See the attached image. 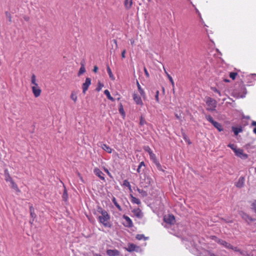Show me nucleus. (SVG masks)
I'll use <instances>...</instances> for the list:
<instances>
[{"label":"nucleus","instance_id":"1","mask_svg":"<svg viewBox=\"0 0 256 256\" xmlns=\"http://www.w3.org/2000/svg\"><path fill=\"white\" fill-rule=\"evenodd\" d=\"M98 212L101 214V216L98 217L99 222L105 227L110 228V216L108 212L102 208H98Z\"/></svg>","mask_w":256,"mask_h":256},{"label":"nucleus","instance_id":"2","mask_svg":"<svg viewBox=\"0 0 256 256\" xmlns=\"http://www.w3.org/2000/svg\"><path fill=\"white\" fill-rule=\"evenodd\" d=\"M205 102L207 106V110L210 112H213L216 110V108L217 105V102L214 99L210 97H206L205 99Z\"/></svg>","mask_w":256,"mask_h":256},{"label":"nucleus","instance_id":"3","mask_svg":"<svg viewBox=\"0 0 256 256\" xmlns=\"http://www.w3.org/2000/svg\"><path fill=\"white\" fill-rule=\"evenodd\" d=\"M164 220L166 223L170 224H174L176 222L175 218L172 214L165 216Z\"/></svg>","mask_w":256,"mask_h":256},{"label":"nucleus","instance_id":"4","mask_svg":"<svg viewBox=\"0 0 256 256\" xmlns=\"http://www.w3.org/2000/svg\"><path fill=\"white\" fill-rule=\"evenodd\" d=\"M32 90L34 96L36 98H38L40 96L42 92V90L38 85L32 86Z\"/></svg>","mask_w":256,"mask_h":256},{"label":"nucleus","instance_id":"5","mask_svg":"<svg viewBox=\"0 0 256 256\" xmlns=\"http://www.w3.org/2000/svg\"><path fill=\"white\" fill-rule=\"evenodd\" d=\"M234 154L237 156L241 158L242 159L245 160L248 157V154L244 153L243 150L240 148H238L236 150Z\"/></svg>","mask_w":256,"mask_h":256},{"label":"nucleus","instance_id":"6","mask_svg":"<svg viewBox=\"0 0 256 256\" xmlns=\"http://www.w3.org/2000/svg\"><path fill=\"white\" fill-rule=\"evenodd\" d=\"M91 84V79L89 78H87L86 79L85 82L82 84V92L84 94H86V90H88L89 86Z\"/></svg>","mask_w":256,"mask_h":256},{"label":"nucleus","instance_id":"7","mask_svg":"<svg viewBox=\"0 0 256 256\" xmlns=\"http://www.w3.org/2000/svg\"><path fill=\"white\" fill-rule=\"evenodd\" d=\"M126 250L129 252H132L134 251L138 252V250L140 249V247L134 244H128V247L125 248Z\"/></svg>","mask_w":256,"mask_h":256},{"label":"nucleus","instance_id":"8","mask_svg":"<svg viewBox=\"0 0 256 256\" xmlns=\"http://www.w3.org/2000/svg\"><path fill=\"white\" fill-rule=\"evenodd\" d=\"M122 218L126 220V222L123 224L124 226L132 228L134 226L132 220L128 216L124 214L123 215Z\"/></svg>","mask_w":256,"mask_h":256},{"label":"nucleus","instance_id":"9","mask_svg":"<svg viewBox=\"0 0 256 256\" xmlns=\"http://www.w3.org/2000/svg\"><path fill=\"white\" fill-rule=\"evenodd\" d=\"M94 174L98 176L101 180L105 182V178L104 177V174L98 168H95L94 170Z\"/></svg>","mask_w":256,"mask_h":256},{"label":"nucleus","instance_id":"10","mask_svg":"<svg viewBox=\"0 0 256 256\" xmlns=\"http://www.w3.org/2000/svg\"><path fill=\"white\" fill-rule=\"evenodd\" d=\"M133 99L135 102L138 105L142 106L143 102L141 98L136 94L134 93L132 95Z\"/></svg>","mask_w":256,"mask_h":256},{"label":"nucleus","instance_id":"11","mask_svg":"<svg viewBox=\"0 0 256 256\" xmlns=\"http://www.w3.org/2000/svg\"><path fill=\"white\" fill-rule=\"evenodd\" d=\"M106 254L108 256H118L120 254V252L117 250L109 249L106 250Z\"/></svg>","mask_w":256,"mask_h":256},{"label":"nucleus","instance_id":"12","mask_svg":"<svg viewBox=\"0 0 256 256\" xmlns=\"http://www.w3.org/2000/svg\"><path fill=\"white\" fill-rule=\"evenodd\" d=\"M244 181H245V179H244V177L240 176L239 178L238 181L236 182L235 186L237 188H241L244 186Z\"/></svg>","mask_w":256,"mask_h":256},{"label":"nucleus","instance_id":"13","mask_svg":"<svg viewBox=\"0 0 256 256\" xmlns=\"http://www.w3.org/2000/svg\"><path fill=\"white\" fill-rule=\"evenodd\" d=\"M132 212L138 218H142L143 216L142 212L139 208L133 210Z\"/></svg>","mask_w":256,"mask_h":256},{"label":"nucleus","instance_id":"14","mask_svg":"<svg viewBox=\"0 0 256 256\" xmlns=\"http://www.w3.org/2000/svg\"><path fill=\"white\" fill-rule=\"evenodd\" d=\"M150 158L156 164L158 168L161 167V166L159 162H158L156 154L152 152L150 154Z\"/></svg>","mask_w":256,"mask_h":256},{"label":"nucleus","instance_id":"15","mask_svg":"<svg viewBox=\"0 0 256 256\" xmlns=\"http://www.w3.org/2000/svg\"><path fill=\"white\" fill-rule=\"evenodd\" d=\"M4 178H5V180L7 182H12L13 180L12 178L10 176V174L7 170H4Z\"/></svg>","mask_w":256,"mask_h":256},{"label":"nucleus","instance_id":"16","mask_svg":"<svg viewBox=\"0 0 256 256\" xmlns=\"http://www.w3.org/2000/svg\"><path fill=\"white\" fill-rule=\"evenodd\" d=\"M232 130L236 136H237L240 132H242L243 130L241 126L240 127L233 126L232 127Z\"/></svg>","mask_w":256,"mask_h":256},{"label":"nucleus","instance_id":"17","mask_svg":"<svg viewBox=\"0 0 256 256\" xmlns=\"http://www.w3.org/2000/svg\"><path fill=\"white\" fill-rule=\"evenodd\" d=\"M136 84L138 86V90L140 94V95L142 96V97L144 98H146V94L144 91V90L142 88L141 86H140L139 82L138 81H137Z\"/></svg>","mask_w":256,"mask_h":256},{"label":"nucleus","instance_id":"18","mask_svg":"<svg viewBox=\"0 0 256 256\" xmlns=\"http://www.w3.org/2000/svg\"><path fill=\"white\" fill-rule=\"evenodd\" d=\"M133 0H125L124 4L126 9L129 10L132 8Z\"/></svg>","mask_w":256,"mask_h":256},{"label":"nucleus","instance_id":"19","mask_svg":"<svg viewBox=\"0 0 256 256\" xmlns=\"http://www.w3.org/2000/svg\"><path fill=\"white\" fill-rule=\"evenodd\" d=\"M218 244L228 249H230V248H231V244H230L222 240H218Z\"/></svg>","mask_w":256,"mask_h":256},{"label":"nucleus","instance_id":"20","mask_svg":"<svg viewBox=\"0 0 256 256\" xmlns=\"http://www.w3.org/2000/svg\"><path fill=\"white\" fill-rule=\"evenodd\" d=\"M102 148L106 152H108L109 154H110L112 152V149L107 144H102Z\"/></svg>","mask_w":256,"mask_h":256},{"label":"nucleus","instance_id":"21","mask_svg":"<svg viewBox=\"0 0 256 256\" xmlns=\"http://www.w3.org/2000/svg\"><path fill=\"white\" fill-rule=\"evenodd\" d=\"M30 216L32 218V222L34 221V219L36 218V214L34 212V209L32 206H30Z\"/></svg>","mask_w":256,"mask_h":256},{"label":"nucleus","instance_id":"22","mask_svg":"<svg viewBox=\"0 0 256 256\" xmlns=\"http://www.w3.org/2000/svg\"><path fill=\"white\" fill-rule=\"evenodd\" d=\"M219 132H222L224 130V128H222V124L218 122H216L214 124H212Z\"/></svg>","mask_w":256,"mask_h":256},{"label":"nucleus","instance_id":"23","mask_svg":"<svg viewBox=\"0 0 256 256\" xmlns=\"http://www.w3.org/2000/svg\"><path fill=\"white\" fill-rule=\"evenodd\" d=\"M106 70H107V72H108V76H109L110 78L112 80H115V78H114V74H112V70H111L110 67L108 66H107Z\"/></svg>","mask_w":256,"mask_h":256},{"label":"nucleus","instance_id":"24","mask_svg":"<svg viewBox=\"0 0 256 256\" xmlns=\"http://www.w3.org/2000/svg\"><path fill=\"white\" fill-rule=\"evenodd\" d=\"M142 166L143 167L145 166V164L144 162H140L138 166V168L136 170V171L138 173L140 174L142 172H143L144 170V169L143 170L142 169Z\"/></svg>","mask_w":256,"mask_h":256},{"label":"nucleus","instance_id":"25","mask_svg":"<svg viewBox=\"0 0 256 256\" xmlns=\"http://www.w3.org/2000/svg\"><path fill=\"white\" fill-rule=\"evenodd\" d=\"M130 197H131V202L132 203L136 204H140V203H141L140 201L138 198L134 197L132 195H130Z\"/></svg>","mask_w":256,"mask_h":256},{"label":"nucleus","instance_id":"26","mask_svg":"<svg viewBox=\"0 0 256 256\" xmlns=\"http://www.w3.org/2000/svg\"><path fill=\"white\" fill-rule=\"evenodd\" d=\"M86 72V68L84 64H81V66L78 72V76H80Z\"/></svg>","mask_w":256,"mask_h":256},{"label":"nucleus","instance_id":"27","mask_svg":"<svg viewBox=\"0 0 256 256\" xmlns=\"http://www.w3.org/2000/svg\"><path fill=\"white\" fill-rule=\"evenodd\" d=\"M104 94L112 102L114 101V98L111 96L110 92L108 90L104 91Z\"/></svg>","mask_w":256,"mask_h":256},{"label":"nucleus","instance_id":"28","mask_svg":"<svg viewBox=\"0 0 256 256\" xmlns=\"http://www.w3.org/2000/svg\"><path fill=\"white\" fill-rule=\"evenodd\" d=\"M62 198V200L66 202L68 200V194L67 190L65 187H64V193H63Z\"/></svg>","mask_w":256,"mask_h":256},{"label":"nucleus","instance_id":"29","mask_svg":"<svg viewBox=\"0 0 256 256\" xmlns=\"http://www.w3.org/2000/svg\"><path fill=\"white\" fill-rule=\"evenodd\" d=\"M12 184V188L16 190V192H20L19 188L18 186V185L16 184V182L14 181V180L10 182Z\"/></svg>","mask_w":256,"mask_h":256},{"label":"nucleus","instance_id":"30","mask_svg":"<svg viewBox=\"0 0 256 256\" xmlns=\"http://www.w3.org/2000/svg\"><path fill=\"white\" fill-rule=\"evenodd\" d=\"M205 118L212 124H214L216 122L214 120L213 118L210 115H206Z\"/></svg>","mask_w":256,"mask_h":256},{"label":"nucleus","instance_id":"31","mask_svg":"<svg viewBox=\"0 0 256 256\" xmlns=\"http://www.w3.org/2000/svg\"><path fill=\"white\" fill-rule=\"evenodd\" d=\"M205 118L212 124H214L216 122L214 120L213 118L210 115H206Z\"/></svg>","mask_w":256,"mask_h":256},{"label":"nucleus","instance_id":"32","mask_svg":"<svg viewBox=\"0 0 256 256\" xmlns=\"http://www.w3.org/2000/svg\"><path fill=\"white\" fill-rule=\"evenodd\" d=\"M70 98L74 102H76L78 97L76 96V94L74 92H72L70 94Z\"/></svg>","mask_w":256,"mask_h":256},{"label":"nucleus","instance_id":"33","mask_svg":"<svg viewBox=\"0 0 256 256\" xmlns=\"http://www.w3.org/2000/svg\"><path fill=\"white\" fill-rule=\"evenodd\" d=\"M243 218L248 222H251L254 220L251 216L247 214H244Z\"/></svg>","mask_w":256,"mask_h":256},{"label":"nucleus","instance_id":"34","mask_svg":"<svg viewBox=\"0 0 256 256\" xmlns=\"http://www.w3.org/2000/svg\"><path fill=\"white\" fill-rule=\"evenodd\" d=\"M123 186H126V187H128V189L130 190H132V186H131V185L130 183V182L126 180H125L124 181V182H123Z\"/></svg>","mask_w":256,"mask_h":256},{"label":"nucleus","instance_id":"35","mask_svg":"<svg viewBox=\"0 0 256 256\" xmlns=\"http://www.w3.org/2000/svg\"><path fill=\"white\" fill-rule=\"evenodd\" d=\"M36 76L33 74L32 76L31 82L34 86H38V84L36 83Z\"/></svg>","mask_w":256,"mask_h":256},{"label":"nucleus","instance_id":"36","mask_svg":"<svg viewBox=\"0 0 256 256\" xmlns=\"http://www.w3.org/2000/svg\"><path fill=\"white\" fill-rule=\"evenodd\" d=\"M229 76L230 78L232 80H234L238 76V73L236 72H230Z\"/></svg>","mask_w":256,"mask_h":256},{"label":"nucleus","instance_id":"37","mask_svg":"<svg viewBox=\"0 0 256 256\" xmlns=\"http://www.w3.org/2000/svg\"><path fill=\"white\" fill-rule=\"evenodd\" d=\"M210 89L214 92L218 94L220 96H222L220 92L215 87H211Z\"/></svg>","mask_w":256,"mask_h":256},{"label":"nucleus","instance_id":"38","mask_svg":"<svg viewBox=\"0 0 256 256\" xmlns=\"http://www.w3.org/2000/svg\"><path fill=\"white\" fill-rule=\"evenodd\" d=\"M230 249H232L236 252H239L242 255H244V253L242 251H241L237 247H234L232 246L231 245V248H230Z\"/></svg>","mask_w":256,"mask_h":256},{"label":"nucleus","instance_id":"39","mask_svg":"<svg viewBox=\"0 0 256 256\" xmlns=\"http://www.w3.org/2000/svg\"><path fill=\"white\" fill-rule=\"evenodd\" d=\"M136 238L138 240H142V239L146 240V238L144 237V234H138L136 236Z\"/></svg>","mask_w":256,"mask_h":256},{"label":"nucleus","instance_id":"40","mask_svg":"<svg viewBox=\"0 0 256 256\" xmlns=\"http://www.w3.org/2000/svg\"><path fill=\"white\" fill-rule=\"evenodd\" d=\"M252 209L256 213V200H254L251 204Z\"/></svg>","mask_w":256,"mask_h":256},{"label":"nucleus","instance_id":"41","mask_svg":"<svg viewBox=\"0 0 256 256\" xmlns=\"http://www.w3.org/2000/svg\"><path fill=\"white\" fill-rule=\"evenodd\" d=\"M146 123L145 119L142 116H141L140 118V126H144V124Z\"/></svg>","mask_w":256,"mask_h":256},{"label":"nucleus","instance_id":"42","mask_svg":"<svg viewBox=\"0 0 256 256\" xmlns=\"http://www.w3.org/2000/svg\"><path fill=\"white\" fill-rule=\"evenodd\" d=\"M144 149L146 152H148L149 154L152 152V150L148 146H144Z\"/></svg>","mask_w":256,"mask_h":256},{"label":"nucleus","instance_id":"43","mask_svg":"<svg viewBox=\"0 0 256 256\" xmlns=\"http://www.w3.org/2000/svg\"><path fill=\"white\" fill-rule=\"evenodd\" d=\"M168 80H170L173 88H174V80L172 78V77L169 74H168Z\"/></svg>","mask_w":256,"mask_h":256},{"label":"nucleus","instance_id":"44","mask_svg":"<svg viewBox=\"0 0 256 256\" xmlns=\"http://www.w3.org/2000/svg\"><path fill=\"white\" fill-rule=\"evenodd\" d=\"M137 190L140 194H141L143 196H147V193L146 191L142 190H140V188H138Z\"/></svg>","mask_w":256,"mask_h":256},{"label":"nucleus","instance_id":"45","mask_svg":"<svg viewBox=\"0 0 256 256\" xmlns=\"http://www.w3.org/2000/svg\"><path fill=\"white\" fill-rule=\"evenodd\" d=\"M119 112L120 114H122L124 116H125V112H124V110L123 108L122 105V104H120V106L119 108Z\"/></svg>","mask_w":256,"mask_h":256},{"label":"nucleus","instance_id":"46","mask_svg":"<svg viewBox=\"0 0 256 256\" xmlns=\"http://www.w3.org/2000/svg\"><path fill=\"white\" fill-rule=\"evenodd\" d=\"M228 146L232 149L234 150V152H235V150L238 149L236 148V146L234 144H230L228 145Z\"/></svg>","mask_w":256,"mask_h":256},{"label":"nucleus","instance_id":"47","mask_svg":"<svg viewBox=\"0 0 256 256\" xmlns=\"http://www.w3.org/2000/svg\"><path fill=\"white\" fill-rule=\"evenodd\" d=\"M182 136H183V138H184V140L188 142V144H192V142H191L190 140V139H188V138L186 134H183Z\"/></svg>","mask_w":256,"mask_h":256},{"label":"nucleus","instance_id":"48","mask_svg":"<svg viewBox=\"0 0 256 256\" xmlns=\"http://www.w3.org/2000/svg\"><path fill=\"white\" fill-rule=\"evenodd\" d=\"M103 86H104L103 84H101L100 82H98V86L96 88V90L98 92L102 90Z\"/></svg>","mask_w":256,"mask_h":256},{"label":"nucleus","instance_id":"49","mask_svg":"<svg viewBox=\"0 0 256 256\" xmlns=\"http://www.w3.org/2000/svg\"><path fill=\"white\" fill-rule=\"evenodd\" d=\"M155 98H156V102L158 103L160 102V100H159V91L158 90H157L156 92Z\"/></svg>","mask_w":256,"mask_h":256},{"label":"nucleus","instance_id":"50","mask_svg":"<svg viewBox=\"0 0 256 256\" xmlns=\"http://www.w3.org/2000/svg\"><path fill=\"white\" fill-rule=\"evenodd\" d=\"M210 238L214 240L215 242H218V240H220V239L218 238L216 236H210Z\"/></svg>","mask_w":256,"mask_h":256},{"label":"nucleus","instance_id":"51","mask_svg":"<svg viewBox=\"0 0 256 256\" xmlns=\"http://www.w3.org/2000/svg\"><path fill=\"white\" fill-rule=\"evenodd\" d=\"M126 53V50H124L122 52V58H126L125 54Z\"/></svg>","mask_w":256,"mask_h":256},{"label":"nucleus","instance_id":"52","mask_svg":"<svg viewBox=\"0 0 256 256\" xmlns=\"http://www.w3.org/2000/svg\"><path fill=\"white\" fill-rule=\"evenodd\" d=\"M104 170L105 172L107 173L108 176H110V178L112 177L111 174L109 170L107 168H104Z\"/></svg>","mask_w":256,"mask_h":256},{"label":"nucleus","instance_id":"53","mask_svg":"<svg viewBox=\"0 0 256 256\" xmlns=\"http://www.w3.org/2000/svg\"><path fill=\"white\" fill-rule=\"evenodd\" d=\"M78 177L80 178V180L82 182H84V180L82 176V175L80 174V172H78Z\"/></svg>","mask_w":256,"mask_h":256},{"label":"nucleus","instance_id":"54","mask_svg":"<svg viewBox=\"0 0 256 256\" xmlns=\"http://www.w3.org/2000/svg\"><path fill=\"white\" fill-rule=\"evenodd\" d=\"M112 201L113 202V203L115 205V206H116V204H118L117 202H116V198H114L112 200Z\"/></svg>","mask_w":256,"mask_h":256},{"label":"nucleus","instance_id":"55","mask_svg":"<svg viewBox=\"0 0 256 256\" xmlns=\"http://www.w3.org/2000/svg\"><path fill=\"white\" fill-rule=\"evenodd\" d=\"M98 70V67L96 66H95L94 68L93 72L95 73L97 72Z\"/></svg>","mask_w":256,"mask_h":256},{"label":"nucleus","instance_id":"56","mask_svg":"<svg viewBox=\"0 0 256 256\" xmlns=\"http://www.w3.org/2000/svg\"><path fill=\"white\" fill-rule=\"evenodd\" d=\"M144 72H145V74L146 76L149 77V74H148L147 70L146 69V68H144Z\"/></svg>","mask_w":256,"mask_h":256},{"label":"nucleus","instance_id":"57","mask_svg":"<svg viewBox=\"0 0 256 256\" xmlns=\"http://www.w3.org/2000/svg\"><path fill=\"white\" fill-rule=\"evenodd\" d=\"M130 44H131L132 45L134 44V42H135V40H134V39H133V38H131V39L130 40Z\"/></svg>","mask_w":256,"mask_h":256},{"label":"nucleus","instance_id":"58","mask_svg":"<svg viewBox=\"0 0 256 256\" xmlns=\"http://www.w3.org/2000/svg\"><path fill=\"white\" fill-rule=\"evenodd\" d=\"M195 10H196V12L198 14L200 18L201 15H200V12L198 11V10L196 8H195Z\"/></svg>","mask_w":256,"mask_h":256},{"label":"nucleus","instance_id":"59","mask_svg":"<svg viewBox=\"0 0 256 256\" xmlns=\"http://www.w3.org/2000/svg\"><path fill=\"white\" fill-rule=\"evenodd\" d=\"M119 210H122V208L119 204H116V206Z\"/></svg>","mask_w":256,"mask_h":256},{"label":"nucleus","instance_id":"60","mask_svg":"<svg viewBox=\"0 0 256 256\" xmlns=\"http://www.w3.org/2000/svg\"><path fill=\"white\" fill-rule=\"evenodd\" d=\"M252 125L253 126H256V122L253 121L252 123Z\"/></svg>","mask_w":256,"mask_h":256},{"label":"nucleus","instance_id":"61","mask_svg":"<svg viewBox=\"0 0 256 256\" xmlns=\"http://www.w3.org/2000/svg\"><path fill=\"white\" fill-rule=\"evenodd\" d=\"M94 256H102V255H101L100 254H94Z\"/></svg>","mask_w":256,"mask_h":256},{"label":"nucleus","instance_id":"62","mask_svg":"<svg viewBox=\"0 0 256 256\" xmlns=\"http://www.w3.org/2000/svg\"><path fill=\"white\" fill-rule=\"evenodd\" d=\"M164 72L166 74V76H168V73L167 72V71L166 70V68H164Z\"/></svg>","mask_w":256,"mask_h":256},{"label":"nucleus","instance_id":"63","mask_svg":"<svg viewBox=\"0 0 256 256\" xmlns=\"http://www.w3.org/2000/svg\"><path fill=\"white\" fill-rule=\"evenodd\" d=\"M224 81L225 82H230V80H228V79H224Z\"/></svg>","mask_w":256,"mask_h":256},{"label":"nucleus","instance_id":"64","mask_svg":"<svg viewBox=\"0 0 256 256\" xmlns=\"http://www.w3.org/2000/svg\"><path fill=\"white\" fill-rule=\"evenodd\" d=\"M33 222H32V220H30V222L31 224H33Z\"/></svg>","mask_w":256,"mask_h":256}]
</instances>
